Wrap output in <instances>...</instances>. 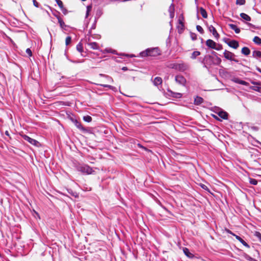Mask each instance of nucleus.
Segmentation results:
<instances>
[{"label":"nucleus","instance_id":"f257e3e1","mask_svg":"<svg viewBox=\"0 0 261 261\" xmlns=\"http://www.w3.org/2000/svg\"><path fill=\"white\" fill-rule=\"evenodd\" d=\"M212 54L215 56L210 55H206L202 61L203 67L209 70V69L213 65H218L221 62V59L217 56V53L212 51Z\"/></svg>","mask_w":261,"mask_h":261},{"label":"nucleus","instance_id":"f03ea898","mask_svg":"<svg viewBox=\"0 0 261 261\" xmlns=\"http://www.w3.org/2000/svg\"><path fill=\"white\" fill-rule=\"evenodd\" d=\"M128 249L131 251L135 258H137L138 255H146L148 254L147 250L144 246H127Z\"/></svg>","mask_w":261,"mask_h":261},{"label":"nucleus","instance_id":"7ed1b4c3","mask_svg":"<svg viewBox=\"0 0 261 261\" xmlns=\"http://www.w3.org/2000/svg\"><path fill=\"white\" fill-rule=\"evenodd\" d=\"M71 248H68L70 251H72L75 255H81L83 254L84 250L86 249V246H69Z\"/></svg>","mask_w":261,"mask_h":261},{"label":"nucleus","instance_id":"20e7f679","mask_svg":"<svg viewBox=\"0 0 261 261\" xmlns=\"http://www.w3.org/2000/svg\"><path fill=\"white\" fill-rule=\"evenodd\" d=\"M76 169L78 171L84 174H90L93 172L92 168L87 165H79Z\"/></svg>","mask_w":261,"mask_h":261},{"label":"nucleus","instance_id":"39448f33","mask_svg":"<svg viewBox=\"0 0 261 261\" xmlns=\"http://www.w3.org/2000/svg\"><path fill=\"white\" fill-rule=\"evenodd\" d=\"M224 57L230 61L238 63L239 61L235 59V55L230 51L225 50L223 53Z\"/></svg>","mask_w":261,"mask_h":261},{"label":"nucleus","instance_id":"423d86ee","mask_svg":"<svg viewBox=\"0 0 261 261\" xmlns=\"http://www.w3.org/2000/svg\"><path fill=\"white\" fill-rule=\"evenodd\" d=\"M176 66V70L180 71H184L188 68V65L185 63L177 64Z\"/></svg>","mask_w":261,"mask_h":261},{"label":"nucleus","instance_id":"0eeeda50","mask_svg":"<svg viewBox=\"0 0 261 261\" xmlns=\"http://www.w3.org/2000/svg\"><path fill=\"white\" fill-rule=\"evenodd\" d=\"M87 44L90 47L93 49H99V46L98 44L95 42H91L90 38L88 39Z\"/></svg>","mask_w":261,"mask_h":261},{"label":"nucleus","instance_id":"6e6552de","mask_svg":"<svg viewBox=\"0 0 261 261\" xmlns=\"http://www.w3.org/2000/svg\"><path fill=\"white\" fill-rule=\"evenodd\" d=\"M175 81L182 85H185L186 83V79L182 75H178L175 76Z\"/></svg>","mask_w":261,"mask_h":261},{"label":"nucleus","instance_id":"1a4fd4ad","mask_svg":"<svg viewBox=\"0 0 261 261\" xmlns=\"http://www.w3.org/2000/svg\"><path fill=\"white\" fill-rule=\"evenodd\" d=\"M182 251L184 254L189 258L192 259L194 257V255L190 252L189 249L186 247H182Z\"/></svg>","mask_w":261,"mask_h":261},{"label":"nucleus","instance_id":"9d476101","mask_svg":"<svg viewBox=\"0 0 261 261\" xmlns=\"http://www.w3.org/2000/svg\"><path fill=\"white\" fill-rule=\"evenodd\" d=\"M150 51L148 53L149 56H155L159 55L158 48H148Z\"/></svg>","mask_w":261,"mask_h":261},{"label":"nucleus","instance_id":"9b49d317","mask_svg":"<svg viewBox=\"0 0 261 261\" xmlns=\"http://www.w3.org/2000/svg\"><path fill=\"white\" fill-rule=\"evenodd\" d=\"M23 139L25 141H27L30 143H31V144H32L33 145H36L37 144V143H38V141H36V140L30 138V137H29V136H28L27 135H24L23 136Z\"/></svg>","mask_w":261,"mask_h":261},{"label":"nucleus","instance_id":"f8f14e48","mask_svg":"<svg viewBox=\"0 0 261 261\" xmlns=\"http://www.w3.org/2000/svg\"><path fill=\"white\" fill-rule=\"evenodd\" d=\"M206 45L210 48H215L216 43L211 39H208L206 41Z\"/></svg>","mask_w":261,"mask_h":261},{"label":"nucleus","instance_id":"ddd939ff","mask_svg":"<svg viewBox=\"0 0 261 261\" xmlns=\"http://www.w3.org/2000/svg\"><path fill=\"white\" fill-rule=\"evenodd\" d=\"M218 116L223 119H228V114L227 112L223 111H220L217 113Z\"/></svg>","mask_w":261,"mask_h":261},{"label":"nucleus","instance_id":"4468645a","mask_svg":"<svg viewBox=\"0 0 261 261\" xmlns=\"http://www.w3.org/2000/svg\"><path fill=\"white\" fill-rule=\"evenodd\" d=\"M227 232L230 234H232L233 236L235 237L236 239L239 240L243 245H247V244L239 236L233 234L230 230H227Z\"/></svg>","mask_w":261,"mask_h":261},{"label":"nucleus","instance_id":"2eb2a0df","mask_svg":"<svg viewBox=\"0 0 261 261\" xmlns=\"http://www.w3.org/2000/svg\"><path fill=\"white\" fill-rule=\"evenodd\" d=\"M208 30L210 32H212L213 33V35L215 36L216 38H218L219 35L218 33L217 32V31L216 29L212 25L208 27Z\"/></svg>","mask_w":261,"mask_h":261},{"label":"nucleus","instance_id":"dca6fc26","mask_svg":"<svg viewBox=\"0 0 261 261\" xmlns=\"http://www.w3.org/2000/svg\"><path fill=\"white\" fill-rule=\"evenodd\" d=\"M228 44L230 47L234 49H237L239 46L238 42L235 40L230 41Z\"/></svg>","mask_w":261,"mask_h":261},{"label":"nucleus","instance_id":"f3484780","mask_svg":"<svg viewBox=\"0 0 261 261\" xmlns=\"http://www.w3.org/2000/svg\"><path fill=\"white\" fill-rule=\"evenodd\" d=\"M153 83L155 86H157L162 83V79L160 77H156L154 79Z\"/></svg>","mask_w":261,"mask_h":261},{"label":"nucleus","instance_id":"a211bd4d","mask_svg":"<svg viewBox=\"0 0 261 261\" xmlns=\"http://www.w3.org/2000/svg\"><path fill=\"white\" fill-rule=\"evenodd\" d=\"M57 18H58V22L60 24V25L61 27V28L63 29H64V30H66V28L67 27V25L65 24L64 21L63 20V19L60 17H57Z\"/></svg>","mask_w":261,"mask_h":261},{"label":"nucleus","instance_id":"6ab92c4d","mask_svg":"<svg viewBox=\"0 0 261 261\" xmlns=\"http://www.w3.org/2000/svg\"><path fill=\"white\" fill-rule=\"evenodd\" d=\"M228 25L231 29L234 30L236 33L239 34L240 32V29L238 28L236 25L233 24H229Z\"/></svg>","mask_w":261,"mask_h":261},{"label":"nucleus","instance_id":"aec40b11","mask_svg":"<svg viewBox=\"0 0 261 261\" xmlns=\"http://www.w3.org/2000/svg\"><path fill=\"white\" fill-rule=\"evenodd\" d=\"M241 253L242 254V256L244 257L247 260H249V261H256V259L252 258V257H251L250 256L248 255L247 253H246L244 252H241Z\"/></svg>","mask_w":261,"mask_h":261},{"label":"nucleus","instance_id":"412c9836","mask_svg":"<svg viewBox=\"0 0 261 261\" xmlns=\"http://www.w3.org/2000/svg\"><path fill=\"white\" fill-rule=\"evenodd\" d=\"M240 16L244 20H246V21H249L251 20V17L249 15H248L247 14H245L244 13H241L240 14Z\"/></svg>","mask_w":261,"mask_h":261},{"label":"nucleus","instance_id":"4be33fe9","mask_svg":"<svg viewBox=\"0 0 261 261\" xmlns=\"http://www.w3.org/2000/svg\"><path fill=\"white\" fill-rule=\"evenodd\" d=\"M74 123L75 125L79 129H80L81 130H82L83 131H85L86 130V129L83 126V125H82V124H81V122H79L77 120H75Z\"/></svg>","mask_w":261,"mask_h":261},{"label":"nucleus","instance_id":"5701e85b","mask_svg":"<svg viewBox=\"0 0 261 261\" xmlns=\"http://www.w3.org/2000/svg\"><path fill=\"white\" fill-rule=\"evenodd\" d=\"M234 82L236 83L242 85H245V86H248L249 84L248 83L246 82V81L241 80L239 79H236L234 80Z\"/></svg>","mask_w":261,"mask_h":261},{"label":"nucleus","instance_id":"b1692460","mask_svg":"<svg viewBox=\"0 0 261 261\" xmlns=\"http://www.w3.org/2000/svg\"><path fill=\"white\" fill-rule=\"evenodd\" d=\"M58 5L62 11L63 12H64V11H66V9L64 8L62 2L61 0H55Z\"/></svg>","mask_w":261,"mask_h":261},{"label":"nucleus","instance_id":"393cba45","mask_svg":"<svg viewBox=\"0 0 261 261\" xmlns=\"http://www.w3.org/2000/svg\"><path fill=\"white\" fill-rule=\"evenodd\" d=\"M242 53L246 56L249 55L250 53V49L247 47H244L242 49Z\"/></svg>","mask_w":261,"mask_h":261},{"label":"nucleus","instance_id":"a878e982","mask_svg":"<svg viewBox=\"0 0 261 261\" xmlns=\"http://www.w3.org/2000/svg\"><path fill=\"white\" fill-rule=\"evenodd\" d=\"M203 99L202 98L199 96H197L195 98L194 103L197 105H200L203 102Z\"/></svg>","mask_w":261,"mask_h":261},{"label":"nucleus","instance_id":"bb28decb","mask_svg":"<svg viewBox=\"0 0 261 261\" xmlns=\"http://www.w3.org/2000/svg\"><path fill=\"white\" fill-rule=\"evenodd\" d=\"M252 56L254 58H261V51L258 50H254V51H253Z\"/></svg>","mask_w":261,"mask_h":261},{"label":"nucleus","instance_id":"cd10ccee","mask_svg":"<svg viewBox=\"0 0 261 261\" xmlns=\"http://www.w3.org/2000/svg\"><path fill=\"white\" fill-rule=\"evenodd\" d=\"M200 12L201 15H202V16L203 18H207V12L204 9H203V8H200Z\"/></svg>","mask_w":261,"mask_h":261},{"label":"nucleus","instance_id":"c85d7f7f","mask_svg":"<svg viewBox=\"0 0 261 261\" xmlns=\"http://www.w3.org/2000/svg\"><path fill=\"white\" fill-rule=\"evenodd\" d=\"M200 55V52L199 51H194L192 53L191 58L192 59H195L197 57Z\"/></svg>","mask_w":261,"mask_h":261},{"label":"nucleus","instance_id":"c756f323","mask_svg":"<svg viewBox=\"0 0 261 261\" xmlns=\"http://www.w3.org/2000/svg\"><path fill=\"white\" fill-rule=\"evenodd\" d=\"M183 20H184V17L182 16H180L178 19V23H179V25L178 26V28L181 27V28L182 29L184 28V25Z\"/></svg>","mask_w":261,"mask_h":261},{"label":"nucleus","instance_id":"7c9ffc66","mask_svg":"<svg viewBox=\"0 0 261 261\" xmlns=\"http://www.w3.org/2000/svg\"><path fill=\"white\" fill-rule=\"evenodd\" d=\"M150 50L147 49L146 50L142 51L140 53V56L142 57H145L147 56H149L148 53Z\"/></svg>","mask_w":261,"mask_h":261},{"label":"nucleus","instance_id":"2f4dec72","mask_svg":"<svg viewBox=\"0 0 261 261\" xmlns=\"http://www.w3.org/2000/svg\"><path fill=\"white\" fill-rule=\"evenodd\" d=\"M253 42L254 43H255L257 44H261V39L259 37H257V36L254 37V38H253Z\"/></svg>","mask_w":261,"mask_h":261},{"label":"nucleus","instance_id":"473e14b6","mask_svg":"<svg viewBox=\"0 0 261 261\" xmlns=\"http://www.w3.org/2000/svg\"><path fill=\"white\" fill-rule=\"evenodd\" d=\"M76 49L80 53L83 51V48L82 43H79V44H77V45H76Z\"/></svg>","mask_w":261,"mask_h":261},{"label":"nucleus","instance_id":"72a5a7b5","mask_svg":"<svg viewBox=\"0 0 261 261\" xmlns=\"http://www.w3.org/2000/svg\"><path fill=\"white\" fill-rule=\"evenodd\" d=\"M254 236L261 243V233L258 231H255L254 232Z\"/></svg>","mask_w":261,"mask_h":261},{"label":"nucleus","instance_id":"f704fd0d","mask_svg":"<svg viewBox=\"0 0 261 261\" xmlns=\"http://www.w3.org/2000/svg\"><path fill=\"white\" fill-rule=\"evenodd\" d=\"M83 120L88 122H90L92 121V118L91 116L87 115L83 117Z\"/></svg>","mask_w":261,"mask_h":261},{"label":"nucleus","instance_id":"c9c22d12","mask_svg":"<svg viewBox=\"0 0 261 261\" xmlns=\"http://www.w3.org/2000/svg\"><path fill=\"white\" fill-rule=\"evenodd\" d=\"M249 182L253 185H256L257 184V180L254 178H250Z\"/></svg>","mask_w":261,"mask_h":261},{"label":"nucleus","instance_id":"e433bc0d","mask_svg":"<svg viewBox=\"0 0 261 261\" xmlns=\"http://www.w3.org/2000/svg\"><path fill=\"white\" fill-rule=\"evenodd\" d=\"M101 86H102L103 87H107V88H109L110 89L113 90H114L116 88L115 87L112 86H111V85H107V84H100V85Z\"/></svg>","mask_w":261,"mask_h":261},{"label":"nucleus","instance_id":"4c0bfd02","mask_svg":"<svg viewBox=\"0 0 261 261\" xmlns=\"http://www.w3.org/2000/svg\"><path fill=\"white\" fill-rule=\"evenodd\" d=\"M105 51L107 53H111L113 54H116V51L115 50L112 49L111 48H106L105 49Z\"/></svg>","mask_w":261,"mask_h":261},{"label":"nucleus","instance_id":"58836bf2","mask_svg":"<svg viewBox=\"0 0 261 261\" xmlns=\"http://www.w3.org/2000/svg\"><path fill=\"white\" fill-rule=\"evenodd\" d=\"M92 7L91 6H88L87 7V11L86 17H87L89 14L90 12L91 11Z\"/></svg>","mask_w":261,"mask_h":261},{"label":"nucleus","instance_id":"ea45409f","mask_svg":"<svg viewBox=\"0 0 261 261\" xmlns=\"http://www.w3.org/2000/svg\"><path fill=\"white\" fill-rule=\"evenodd\" d=\"M168 11H169V13H174V6L173 4H171L170 6Z\"/></svg>","mask_w":261,"mask_h":261},{"label":"nucleus","instance_id":"a19ab883","mask_svg":"<svg viewBox=\"0 0 261 261\" xmlns=\"http://www.w3.org/2000/svg\"><path fill=\"white\" fill-rule=\"evenodd\" d=\"M245 0H237L236 4L239 5H243L245 4Z\"/></svg>","mask_w":261,"mask_h":261},{"label":"nucleus","instance_id":"79ce46f5","mask_svg":"<svg viewBox=\"0 0 261 261\" xmlns=\"http://www.w3.org/2000/svg\"><path fill=\"white\" fill-rule=\"evenodd\" d=\"M197 30L201 34H203L204 33V31L202 29V28L200 25H197L196 26Z\"/></svg>","mask_w":261,"mask_h":261},{"label":"nucleus","instance_id":"37998d69","mask_svg":"<svg viewBox=\"0 0 261 261\" xmlns=\"http://www.w3.org/2000/svg\"><path fill=\"white\" fill-rule=\"evenodd\" d=\"M214 49L217 50H220L222 49V46L221 44L216 43L215 48H214Z\"/></svg>","mask_w":261,"mask_h":261},{"label":"nucleus","instance_id":"c03bdc74","mask_svg":"<svg viewBox=\"0 0 261 261\" xmlns=\"http://www.w3.org/2000/svg\"><path fill=\"white\" fill-rule=\"evenodd\" d=\"M182 95L179 93H173V96L175 98H179L181 97Z\"/></svg>","mask_w":261,"mask_h":261},{"label":"nucleus","instance_id":"a18cd8bd","mask_svg":"<svg viewBox=\"0 0 261 261\" xmlns=\"http://www.w3.org/2000/svg\"><path fill=\"white\" fill-rule=\"evenodd\" d=\"M71 41V38L69 36L67 37L66 38V41H65L66 45H68V44H69L70 43Z\"/></svg>","mask_w":261,"mask_h":261},{"label":"nucleus","instance_id":"49530a36","mask_svg":"<svg viewBox=\"0 0 261 261\" xmlns=\"http://www.w3.org/2000/svg\"><path fill=\"white\" fill-rule=\"evenodd\" d=\"M234 248H235V249H236L237 251H238V255L242 256V254L241 253V252H243L242 250L239 249L237 247V246H233Z\"/></svg>","mask_w":261,"mask_h":261},{"label":"nucleus","instance_id":"de8ad7c7","mask_svg":"<svg viewBox=\"0 0 261 261\" xmlns=\"http://www.w3.org/2000/svg\"><path fill=\"white\" fill-rule=\"evenodd\" d=\"M177 64H176V63H172L169 65V67L170 68H173V69H174L176 70V67H177V66H176Z\"/></svg>","mask_w":261,"mask_h":261},{"label":"nucleus","instance_id":"09e8293b","mask_svg":"<svg viewBox=\"0 0 261 261\" xmlns=\"http://www.w3.org/2000/svg\"><path fill=\"white\" fill-rule=\"evenodd\" d=\"M26 53L29 55V56H31L32 55V51L30 48L27 49Z\"/></svg>","mask_w":261,"mask_h":261},{"label":"nucleus","instance_id":"8fccbe9b","mask_svg":"<svg viewBox=\"0 0 261 261\" xmlns=\"http://www.w3.org/2000/svg\"><path fill=\"white\" fill-rule=\"evenodd\" d=\"M200 186H201V187L203 189H204V190H208V188H207V187L206 185H203V184H201V185H200Z\"/></svg>","mask_w":261,"mask_h":261},{"label":"nucleus","instance_id":"3c124183","mask_svg":"<svg viewBox=\"0 0 261 261\" xmlns=\"http://www.w3.org/2000/svg\"><path fill=\"white\" fill-rule=\"evenodd\" d=\"M33 4L36 7H39V4L36 1V0H33Z\"/></svg>","mask_w":261,"mask_h":261},{"label":"nucleus","instance_id":"603ef678","mask_svg":"<svg viewBox=\"0 0 261 261\" xmlns=\"http://www.w3.org/2000/svg\"><path fill=\"white\" fill-rule=\"evenodd\" d=\"M107 77L109 82L112 83L113 82V80L111 77L107 76Z\"/></svg>","mask_w":261,"mask_h":261},{"label":"nucleus","instance_id":"864d4df0","mask_svg":"<svg viewBox=\"0 0 261 261\" xmlns=\"http://www.w3.org/2000/svg\"><path fill=\"white\" fill-rule=\"evenodd\" d=\"M174 16V13H170V17L171 18H173Z\"/></svg>","mask_w":261,"mask_h":261},{"label":"nucleus","instance_id":"5fc2aeb1","mask_svg":"<svg viewBox=\"0 0 261 261\" xmlns=\"http://www.w3.org/2000/svg\"><path fill=\"white\" fill-rule=\"evenodd\" d=\"M256 69L258 71H259L260 73H261V69L258 68V67H257L256 68Z\"/></svg>","mask_w":261,"mask_h":261},{"label":"nucleus","instance_id":"6e6d98bb","mask_svg":"<svg viewBox=\"0 0 261 261\" xmlns=\"http://www.w3.org/2000/svg\"><path fill=\"white\" fill-rule=\"evenodd\" d=\"M20 247V248H18V249L23 250V248L25 246H19Z\"/></svg>","mask_w":261,"mask_h":261},{"label":"nucleus","instance_id":"4d7b16f0","mask_svg":"<svg viewBox=\"0 0 261 261\" xmlns=\"http://www.w3.org/2000/svg\"><path fill=\"white\" fill-rule=\"evenodd\" d=\"M122 69L123 70L125 71V70H127V67H123L122 68Z\"/></svg>","mask_w":261,"mask_h":261},{"label":"nucleus","instance_id":"13d9d810","mask_svg":"<svg viewBox=\"0 0 261 261\" xmlns=\"http://www.w3.org/2000/svg\"><path fill=\"white\" fill-rule=\"evenodd\" d=\"M252 84H254V85H255V84H257H257H258V83H256V82H252Z\"/></svg>","mask_w":261,"mask_h":261},{"label":"nucleus","instance_id":"bf43d9fd","mask_svg":"<svg viewBox=\"0 0 261 261\" xmlns=\"http://www.w3.org/2000/svg\"><path fill=\"white\" fill-rule=\"evenodd\" d=\"M20 253L22 254V255H25L27 254L25 253H23V254L21 252H20Z\"/></svg>","mask_w":261,"mask_h":261},{"label":"nucleus","instance_id":"052dcab7","mask_svg":"<svg viewBox=\"0 0 261 261\" xmlns=\"http://www.w3.org/2000/svg\"><path fill=\"white\" fill-rule=\"evenodd\" d=\"M253 129H255V130H257V128H256V127H253Z\"/></svg>","mask_w":261,"mask_h":261},{"label":"nucleus","instance_id":"680f3d73","mask_svg":"<svg viewBox=\"0 0 261 261\" xmlns=\"http://www.w3.org/2000/svg\"><path fill=\"white\" fill-rule=\"evenodd\" d=\"M215 119H217V120H219L218 118L216 116L215 117Z\"/></svg>","mask_w":261,"mask_h":261},{"label":"nucleus","instance_id":"e2e57ef3","mask_svg":"<svg viewBox=\"0 0 261 261\" xmlns=\"http://www.w3.org/2000/svg\"><path fill=\"white\" fill-rule=\"evenodd\" d=\"M246 247H247L248 248H249L250 247V246L249 245H247V246H245Z\"/></svg>","mask_w":261,"mask_h":261},{"label":"nucleus","instance_id":"0e129e2a","mask_svg":"<svg viewBox=\"0 0 261 261\" xmlns=\"http://www.w3.org/2000/svg\"><path fill=\"white\" fill-rule=\"evenodd\" d=\"M64 246H65V248H67V246H66V245H65Z\"/></svg>","mask_w":261,"mask_h":261},{"label":"nucleus","instance_id":"69168bd1","mask_svg":"<svg viewBox=\"0 0 261 261\" xmlns=\"http://www.w3.org/2000/svg\"><path fill=\"white\" fill-rule=\"evenodd\" d=\"M82 1H86V0H82Z\"/></svg>","mask_w":261,"mask_h":261}]
</instances>
